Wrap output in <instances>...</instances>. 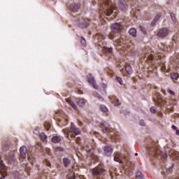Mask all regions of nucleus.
Returning <instances> with one entry per match:
<instances>
[{
    "mask_svg": "<svg viewBox=\"0 0 179 179\" xmlns=\"http://www.w3.org/2000/svg\"><path fill=\"white\" fill-rule=\"evenodd\" d=\"M87 22H89V20H85V18L80 20L78 22V27L80 29H85V27H87Z\"/></svg>",
    "mask_w": 179,
    "mask_h": 179,
    "instance_id": "8",
    "label": "nucleus"
},
{
    "mask_svg": "<svg viewBox=\"0 0 179 179\" xmlns=\"http://www.w3.org/2000/svg\"><path fill=\"white\" fill-rule=\"evenodd\" d=\"M135 156H138V153L136 152V153H135Z\"/></svg>",
    "mask_w": 179,
    "mask_h": 179,
    "instance_id": "58",
    "label": "nucleus"
},
{
    "mask_svg": "<svg viewBox=\"0 0 179 179\" xmlns=\"http://www.w3.org/2000/svg\"><path fill=\"white\" fill-rule=\"evenodd\" d=\"M45 128L46 129L47 131H48L50 128H51V124H45Z\"/></svg>",
    "mask_w": 179,
    "mask_h": 179,
    "instance_id": "40",
    "label": "nucleus"
},
{
    "mask_svg": "<svg viewBox=\"0 0 179 179\" xmlns=\"http://www.w3.org/2000/svg\"><path fill=\"white\" fill-rule=\"evenodd\" d=\"M154 57L152 54L147 53L145 56V61H148V64H153Z\"/></svg>",
    "mask_w": 179,
    "mask_h": 179,
    "instance_id": "12",
    "label": "nucleus"
},
{
    "mask_svg": "<svg viewBox=\"0 0 179 179\" xmlns=\"http://www.w3.org/2000/svg\"><path fill=\"white\" fill-rule=\"evenodd\" d=\"M46 164L48 167H51V163L48 160H46Z\"/></svg>",
    "mask_w": 179,
    "mask_h": 179,
    "instance_id": "43",
    "label": "nucleus"
},
{
    "mask_svg": "<svg viewBox=\"0 0 179 179\" xmlns=\"http://www.w3.org/2000/svg\"><path fill=\"white\" fill-rule=\"evenodd\" d=\"M124 160H126V162H129V160L128 159V158L127 157H124Z\"/></svg>",
    "mask_w": 179,
    "mask_h": 179,
    "instance_id": "50",
    "label": "nucleus"
},
{
    "mask_svg": "<svg viewBox=\"0 0 179 179\" xmlns=\"http://www.w3.org/2000/svg\"><path fill=\"white\" fill-rule=\"evenodd\" d=\"M52 142L53 143H59V142H61V137L58 136H53L52 138Z\"/></svg>",
    "mask_w": 179,
    "mask_h": 179,
    "instance_id": "20",
    "label": "nucleus"
},
{
    "mask_svg": "<svg viewBox=\"0 0 179 179\" xmlns=\"http://www.w3.org/2000/svg\"><path fill=\"white\" fill-rule=\"evenodd\" d=\"M117 102L118 103V100H117Z\"/></svg>",
    "mask_w": 179,
    "mask_h": 179,
    "instance_id": "60",
    "label": "nucleus"
},
{
    "mask_svg": "<svg viewBox=\"0 0 179 179\" xmlns=\"http://www.w3.org/2000/svg\"><path fill=\"white\" fill-rule=\"evenodd\" d=\"M20 157L21 159H26L27 157V148L26 146H22L20 148Z\"/></svg>",
    "mask_w": 179,
    "mask_h": 179,
    "instance_id": "9",
    "label": "nucleus"
},
{
    "mask_svg": "<svg viewBox=\"0 0 179 179\" xmlns=\"http://www.w3.org/2000/svg\"><path fill=\"white\" fill-rule=\"evenodd\" d=\"M162 71H166V64H162L161 66Z\"/></svg>",
    "mask_w": 179,
    "mask_h": 179,
    "instance_id": "42",
    "label": "nucleus"
},
{
    "mask_svg": "<svg viewBox=\"0 0 179 179\" xmlns=\"http://www.w3.org/2000/svg\"><path fill=\"white\" fill-rule=\"evenodd\" d=\"M171 17L173 22L176 21V15H174V13H171Z\"/></svg>",
    "mask_w": 179,
    "mask_h": 179,
    "instance_id": "39",
    "label": "nucleus"
},
{
    "mask_svg": "<svg viewBox=\"0 0 179 179\" xmlns=\"http://www.w3.org/2000/svg\"><path fill=\"white\" fill-rule=\"evenodd\" d=\"M106 52H113V48H104Z\"/></svg>",
    "mask_w": 179,
    "mask_h": 179,
    "instance_id": "34",
    "label": "nucleus"
},
{
    "mask_svg": "<svg viewBox=\"0 0 179 179\" xmlns=\"http://www.w3.org/2000/svg\"><path fill=\"white\" fill-rule=\"evenodd\" d=\"M158 103L159 104V106H166V104H167V102L164 99H159Z\"/></svg>",
    "mask_w": 179,
    "mask_h": 179,
    "instance_id": "26",
    "label": "nucleus"
},
{
    "mask_svg": "<svg viewBox=\"0 0 179 179\" xmlns=\"http://www.w3.org/2000/svg\"><path fill=\"white\" fill-rule=\"evenodd\" d=\"M172 129H175V131H177V127L172 125Z\"/></svg>",
    "mask_w": 179,
    "mask_h": 179,
    "instance_id": "49",
    "label": "nucleus"
},
{
    "mask_svg": "<svg viewBox=\"0 0 179 179\" xmlns=\"http://www.w3.org/2000/svg\"><path fill=\"white\" fill-rule=\"evenodd\" d=\"M112 139H115L116 141H118L120 139V134H118V131H113L110 134Z\"/></svg>",
    "mask_w": 179,
    "mask_h": 179,
    "instance_id": "15",
    "label": "nucleus"
},
{
    "mask_svg": "<svg viewBox=\"0 0 179 179\" xmlns=\"http://www.w3.org/2000/svg\"><path fill=\"white\" fill-rule=\"evenodd\" d=\"M103 153L106 156H110L113 154V148L110 146L105 147Z\"/></svg>",
    "mask_w": 179,
    "mask_h": 179,
    "instance_id": "13",
    "label": "nucleus"
},
{
    "mask_svg": "<svg viewBox=\"0 0 179 179\" xmlns=\"http://www.w3.org/2000/svg\"><path fill=\"white\" fill-rule=\"evenodd\" d=\"M127 3L125 0H120L119 1V8L121 10H125L127 9Z\"/></svg>",
    "mask_w": 179,
    "mask_h": 179,
    "instance_id": "14",
    "label": "nucleus"
},
{
    "mask_svg": "<svg viewBox=\"0 0 179 179\" xmlns=\"http://www.w3.org/2000/svg\"><path fill=\"white\" fill-rule=\"evenodd\" d=\"M121 153L117 152L116 155L114 157L115 162H117V163H120V164H122V160H121Z\"/></svg>",
    "mask_w": 179,
    "mask_h": 179,
    "instance_id": "17",
    "label": "nucleus"
},
{
    "mask_svg": "<svg viewBox=\"0 0 179 179\" xmlns=\"http://www.w3.org/2000/svg\"><path fill=\"white\" fill-rule=\"evenodd\" d=\"M34 134H36V135H37V134H38V129H35L34 131Z\"/></svg>",
    "mask_w": 179,
    "mask_h": 179,
    "instance_id": "46",
    "label": "nucleus"
},
{
    "mask_svg": "<svg viewBox=\"0 0 179 179\" xmlns=\"http://www.w3.org/2000/svg\"><path fill=\"white\" fill-rule=\"evenodd\" d=\"M139 124L141 125V127L146 126V123L145 122V120H140Z\"/></svg>",
    "mask_w": 179,
    "mask_h": 179,
    "instance_id": "35",
    "label": "nucleus"
},
{
    "mask_svg": "<svg viewBox=\"0 0 179 179\" xmlns=\"http://www.w3.org/2000/svg\"><path fill=\"white\" fill-rule=\"evenodd\" d=\"M80 9V3H73L69 6V10L71 12H78Z\"/></svg>",
    "mask_w": 179,
    "mask_h": 179,
    "instance_id": "5",
    "label": "nucleus"
},
{
    "mask_svg": "<svg viewBox=\"0 0 179 179\" xmlns=\"http://www.w3.org/2000/svg\"><path fill=\"white\" fill-rule=\"evenodd\" d=\"M176 135H179V130L176 129Z\"/></svg>",
    "mask_w": 179,
    "mask_h": 179,
    "instance_id": "52",
    "label": "nucleus"
},
{
    "mask_svg": "<svg viewBox=\"0 0 179 179\" xmlns=\"http://www.w3.org/2000/svg\"><path fill=\"white\" fill-rule=\"evenodd\" d=\"M101 128L103 134H107L110 131V124L108 123H102L101 124Z\"/></svg>",
    "mask_w": 179,
    "mask_h": 179,
    "instance_id": "10",
    "label": "nucleus"
},
{
    "mask_svg": "<svg viewBox=\"0 0 179 179\" xmlns=\"http://www.w3.org/2000/svg\"><path fill=\"white\" fill-rule=\"evenodd\" d=\"M160 17H162V14H157V15L155 16V19L153 20V21L152 22V23H151L152 26H155V24H156V22H157V20H159V19H160Z\"/></svg>",
    "mask_w": 179,
    "mask_h": 179,
    "instance_id": "22",
    "label": "nucleus"
},
{
    "mask_svg": "<svg viewBox=\"0 0 179 179\" xmlns=\"http://www.w3.org/2000/svg\"><path fill=\"white\" fill-rule=\"evenodd\" d=\"M70 129H71L73 131V134H75L76 135H80V129H79V128H78L76 126H75V124H73V123H71Z\"/></svg>",
    "mask_w": 179,
    "mask_h": 179,
    "instance_id": "11",
    "label": "nucleus"
},
{
    "mask_svg": "<svg viewBox=\"0 0 179 179\" xmlns=\"http://www.w3.org/2000/svg\"><path fill=\"white\" fill-rule=\"evenodd\" d=\"M129 33L130 36H132V37H136V29L135 28H131L129 31Z\"/></svg>",
    "mask_w": 179,
    "mask_h": 179,
    "instance_id": "23",
    "label": "nucleus"
},
{
    "mask_svg": "<svg viewBox=\"0 0 179 179\" xmlns=\"http://www.w3.org/2000/svg\"><path fill=\"white\" fill-rule=\"evenodd\" d=\"M163 157H164V159H167V157H168L167 153H164V154L163 155Z\"/></svg>",
    "mask_w": 179,
    "mask_h": 179,
    "instance_id": "47",
    "label": "nucleus"
},
{
    "mask_svg": "<svg viewBox=\"0 0 179 179\" xmlns=\"http://www.w3.org/2000/svg\"><path fill=\"white\" fill-rule=\"evenodd\" d=\"M87 82L92 85L94 89H99V85H96V80H94V78L92 74H89L87 76Z\"/></svg>",
    "mask_w": 179,
    "mask_h": 179,
    "instance_id": "4",
    "label": "nucleus"
},
{
    "mask_svg": "<svg viewBox=\"0 0 179 179\" xmlns=\"http://www.w3.org/2000/svg\"><path fill=\"white\" fill-rule=\"evenodd\" d=\"M39 136L41 141H45V139H47V136H45V134H44V132L41 133L39 134Z\"/></svg>",
    "mask_w": 179,
    "mask_h": 179,
    "instance_id": "28",
    "label": "nucleus"
},
{
    "mask_svg": "<svg viewBox=\"0 0 179 179\" xmlns=\"http://www.w3.org/2000/svg\"><path fill=\"white\" fill-rule=\"evenodd\" d=\"M110 29L114 33H118V31H121L124 29V24L116 22L110 26Z\"/></svg>",
    "mask_w": 179,
    "mask_h": 179,
    "instance_id": "2",
    "label": "nucleus"
},
{
    "mask_svg": "<svg viewBox=\"0 0 179 179\" xmlns=\"http://www.w3.org/2000/svg\"><path fill=\"white\" fill-rule=\"evenodd\" d=\"M6 160L10 164H12V163L15 162V155H13V154L8 155L6 157Z\"/></svg>",
    "mask_w": 179,
    "mask_h": 179,
    "instance_id": "16",
    "label": "nucleus"
},
{
    "mask_svg": "<svg viewBox=\"0 0 179 179\" xmlns=\"http://www.w3.org/2000/svg\"><path fill=\"white\" fill-rule=\"evenodd\" d=\"M167 173H172L173 171V165L172 166L169 167V169H166Z\"/></svg>",
    "mask_w": 179,
    "mask_h": 179,
    "instance_id": "41",
    "label": "nucleus"
},
{
    "mask_svg": "<svg viewBox=\"0 0 179 179\" xmlns=\"http://www.w3.org/2000/svg\"><path fill=\"white\" fill-rule=\"evenodd\" d=\"M67 103H69V105L71 106V107H72V108H73V110H78V107L76 106V104H75L73 101L69 99L67 100Z\"/></svg>",
    "mask_w": 179,
    "mask_h": 179,
    "instance_id": "21",
    "label": "nucleus"
},
{
    "mask_svg": "<svg viewBox=\"0 0 179 179\" xmlns=\"http://www.w3.org/2000/svg\"><path fill=\"white\" fill-rule=\"evenodd\" d=\"M171 79H173L174 80H177L178 79V73H174L171 75Z\"/></svg>",
    "mask_w": 179,
    "mask_h": 179,
    "instance_id": "29",
    "label": "nucleus"
},
{
    "mask_svg": "<svg viewBox=\"0 0 179 179\" xmlns=\"http://www.w3.org/2000/svg\"><path fill=\"white\" fill-rule=\"evenodd\" d=\"M103 4L101 8L103 9L102 15L103 16H110L113 13V5H111V0H101Z\"/></svg>",
    "mask_w": 179,
    "mask_h": 179,
    "instance_id": "1",
    "label": "nucleus"
},
{
    "mask_svg": "<svg viewBox=\"0 0 179 179\" xmlns=\"http://www.w3.org/2000/svg\"><path fill=\"white\" fill-rule=\"evenodd\" d=\"M116 80L120 83V85H122V78H121L120 77H117L116 78Z\"/></svg>",
    "mask_w": 179,
    "mask_h": 179,
    "instance_id": "36",
    "label": "nucleus"
},
{
    "mask_svg": "<svg viewBox=\"0 0 179 179\" xmlns=\"http://www.w3.org/2000/svg\"><path fill=\"white\" fill-rule=\"evenodd\" d=\"M2 167H5V164H0V170H2Z\"/></svg>",
    "mask_w": 179,
    "mask_h": 179,
    "instance_id": "48",
    "label": "nucleus"
},
{
    "mask_svg": "<svg viewBox=\"0 0 179 179\" xmlns=\"http://www.w3.org/2000/svg\"><path fill=\"white\" fill-rule=\"evenodd\" d=\"M77 104L80 107H83V106H85V104H86V100H85V99H78L77 101Z\"/></svg>",
    "mask_w": 179,
    "mask_h": 179,
    "instance_id": "19",
    "label": "nucleus"
},
{
    "mask_svg": "<svg viewBox=\"0 0 179 179\" xmlns=\"http://www.w3.org/2000/svg\"><path fill=\"white\" fill-rule=\"evenodd\" d=\"M157 36L158 37H160L161 38H164V37H166V36H169V28H161L158 31Z\"/></svg>",
    "mask_w": 179,
    "mask_h": 179,
    "instance_id": "3",
    "label": "nucleus"
},
{
    "mask_svg": "<svg viewBox=\"0 0 179 179\" xmlns=\"http://www.w3.org/2000/svg\"><path fill=\"white\" fill-rule=\"evenodd\" d=\"M55 151L56 152H64V148H61V147H57L55 148Z\"/></svg>",
    "mask_w": 179,
    "mask_h": 179,
    "instance_id": "38",
    "label": "nucleus"
},
{
    "mask_svg": "<svg viewBox=\"0 0 179 179\" xmlns=\"http://www.w3.org/2000/svg\"><path fill=\"white\" fill-rule=\"evenodd\" d=\"M124 68H125L126 72H127L129 75H130V73H132V67L130 65L124 66Z\"/></svg>",
    "mask_w": 179,
    "mask_h": 179,
    "instance_id": "25",
    "label": "nucleus"
},
{
    "mask_svg": "<svg viewBox=\"0 0 179 179\" xmlns=\"http://www.w3.org/2000/svg\"><path fill=\"white\" fill-rule=\"evenodd\" d=\"M71 136V138H75V135H74V134H71V136Z\"/></svg>",
    "mask_w": 179,
    "mask_h": 179,
    "instance_id": "53",
    "label": "nucleus"
},
{
    "mask_svg": "<svg viewBox=\"0 0 179 179\" xmlns=\"http://www.w3.org/2000/svg\"><path fill=\"white\" fill-rule=\"evenodd\" d=\"M117 43L120 45H124V43L122 41H118Z\"/></svg>",
    "mask_w": 179,
    "mask_h": 179,
    "instance_id": "45",
    "label": "nucleus"
},
{
    "mask_svg": "<svg viewBox=\"0 0 179 179\" xmlns=\"http://www.w3.org/2000/svg\"><path fill=\"white\" fill-rule=\"evenodd\" d=\"M98 97H99V99H103V98L101 97V96H100V95H99Z\"/></svg>",
    "mask_w": 179,
    "mask_h": 179,
    "instance_id": "55",
    "label": "nucleus"
},
{
    "mask_svg": "<svg viewBox=\"0 0 179 179\" xmlns=\"http://www.w3.org/2000/svg\"><path fill=\"white\" fill-rule=\"evenodd\" d=\"M101 38H102V40H105L106 39V36H104V35H102L101 36Z\"/></svg>",
    "mask_w": 179,
    "mask_h": 179,
    "instance_id": "51",
    "label": "nucleus"
},
{
    "mask_svg": "<svg viewBox=\"0 0 179 179\" xmlns=\"http://www.w3.org/2000/svg\"><path fill=\"white\" fill-rule=\"evenodd\" d=\"M104 171H106V170L103 168H101V167L94 168L92 169V175L93 176H100V175L103 174V173H104Z\"/></svg>",
    "mask_w": 179,
    "mask_h": 179,
    "instance_id": "6",
    "label": "nucleus"
},
{
    "mask_svg": "<svg viewBox=\"0 0 179 179\" xmlns=\"http://www.w3.org/2000/svg\"><path fill=\"white\" fill-rule=\"evenodd\" d=\"M87 152H90V149L87 150Z\"/></svg>",
    "mask_w": 179,
    "mask_h": 179,
    "instance_id": "57",
    "label": "nucleus"
},
{
    "mask_svg": "<svg viewBox=\"0 0 179 179\" xmlns=\"http://www.w3.org/2000/svg\"><path fill=\"white\" fill-rule=\"evenodd\" d=\"M63 164L64 166V167H69V164H71V159H69V158H64L63 159Z\"/></svg>",
    "mask_w": 179,
    "mask_h": 179,
    "instance_id": "18",
    "label": "nucleus"
},
{
    "mask_svg": "<svg viewBox=\"0 0 179 179\" xmlns=\"http://www.w3.org/2000/svg\"><path fill=\"white\" fill-rule=\"evenodd\" d=\"M17 146V140L15 139L13 141H8L7 143V145H5L4 150H8L9 148H16Z\"/></svg>",
    "mask_w": 179,
    "mask_h": 179,
    "instance_id": "7",
    "label": "nucleus"
},
{
    "mask_svg": "<svg viewBox=\"0 0 179 179\" xmlns=\"http://www.w3.org/2000/svg\"><path fill=\"white\" fill-rule=\"evenodd\" d=\"M28 159H29V160H30V157H28Z\"/></svg>",
    "mask_w": 179,
    "mask_h": 179,
    "instance_id": "59",
    "label": "nucleus"
},
{
    "mask_svg": "<svg viewBox=\"0 0 179 179\" xmlns=\"http://www.w3.org/2000/svg\"><path fill=\"white\" fill-rule=\"evenodd\" d=\"M110 40H113V36H110Z\"/></svg>",
    "mask_w": 179,
    "mask_h": 179,
    "instance_id": "56",
    "label": "nucleus"
},
{
    "mask_svg": "<svg viewBox=\"0 0 179 179\" xmlns=\"http://www.w3.org/2000/svg\"><path fill=\"white\" fill-rule=\"evenodd\" d=\"M68 178H69V179H75V178H76V176H75V173L71 172V173L68 175Z\"/></svg>",
    "mask_w": 179,
    "mask_h": 179,
    "instance_id": "30",
    "label": "nucleus"
},
{
    "mask_svg": "<svg viewBox=\"0 0 179 179\" xmlns=\"http://www.w3.org/2000/svg\"><path fill=\"white\" fill-rule=\"evenodd\" d=\"M126 166H127V169H129L130 166H129V165L128 164V162H127Z\"/></svg>",
    "mask_w": 179,
    "mask_h": 179,
    "instance_id": "54",
    "label": "nucleus"
},
{
    "mask_svg": "<svg viewBox=\"0 0 179 179\" xmlns=\"http://www.w3.org/2000/svg\"><path fill=\"white\" fill-rule=\"evenodd\" d=\"M139 29H140V30H141L142 31H143V33L144 34H146V29L143 27H142V26H139Z\"/></svg>",
    "mask_w": 179,
    "mask_h": 179,
    "instance_id": "37",
    "label": "nucleus"
},
{
    "mask_svg": "<svg viewBox=\"0 0 179 179\" xmlns=\"http://www.w3.org/2000/svg\"><path fill=\"white\" fill-rule=\"evenodd\" d=\"M100 108L102 113H108V109L107 108V107H106V106L101 105Z\"/></svg>",
    "mask_w": 179,
    "mask_h": 179,
    "instance_id": "27",
    "label": "nucleus"
},
{
    "mask_svg": "<svg viewBox=\"0 0 179 179\" xmlns=\"http://www.w3.org/2000/svg\"><path fill=\"white\" fill-rule=\"evenodd\" d=\"M170 94H171V96H175L176 93L174 92H173L172 90L169 91Z\"/></svg>",
    "mask_w": 179,
    "mask_h": 179,
    "instance_id": "44",
    "label": "nucleus"
},
{
    "mask_svg": "<svg viewBox=\"0 0 179 179\" xmlns=\"http://www.w3.org/2000/svg\"><path fill=\"white\" fill-rule=\"evenodd\" d=\"M150 113H152V114H155V113H156L157 111V108L156 106H152L150 109Z\"/></svg>",
    "mask_w": 179,
    "mask_h": 179,
    "instance_id": "32",
    "label": "nucleus"
},
{
    "mask_svg": "<svg viewBox=\"0 0 179 179\" xmlns=\"http://www.w3.org/2000/svg\"><path fill=\"white\" fill-rule=\"evenodd\" d=\"M170 153L172 155L173 159H179V152L177 151H170Z\"/></svg>",
    "mask_w": 179,
    "mask_h": 179,
    "instance_id": "24",
    "label": "nucleus"
},
{
    "mask_svg": "<svg viewBox=\"0 0 179 179\" xmlns=\"http://www.w3.org/2000/svg\"><path fill=\"white\" fill-rule=\"evenodd\" d=\"M136 177H137V178L142 179V178H143V175L142 174V173L141 171H138L136 173Z\"/></svg>",
    "mask_w": 179,
    "mask_h": 179,
    "instance_id": "31",
    "label": "nucleus"
},
{
    "mask_svg": "<svg viewBox=\"0 0 179 179\" xmlns=\"http://www.w3.org/2000/svg\"><path fill=\"white\" fill-rule=\"evenodd\" d=\"M80 43L83 45V47L86 45V40L85 39V38L81 37Z\"/></svg>",
    "mask_w": 179,
    "mask_h": 179,
    "instance_id": "33",
    "label": "nucleus"
}]
</instances>
